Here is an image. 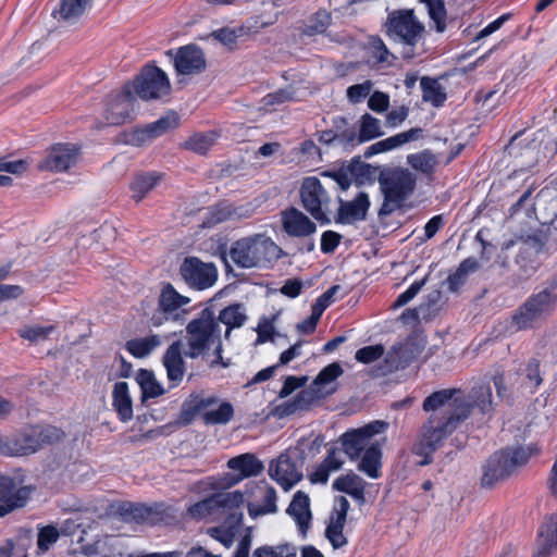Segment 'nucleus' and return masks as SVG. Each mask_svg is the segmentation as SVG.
I'll use <instances>...</instances> for the list:
<instances>
[{
	"label": "nucleus",
	"mask_w": 557,
	"mask_h": 557,
	"mask_svg": "<svg viewBox=\"0 0 557 557\" xmlns=\"http://www.w3.org/2000/svg\"><path fill=\"white\" fill-rule=\"evenodd\" d=\"M53 330H54V327L52 325H49V326L34 325V326H25V327L21 329L18 331V334L24 339H27L32 343H37V342L46 339Z\"/></svg>",
	"instance_id": "obj_55"
},
{
	"label": "nucleus",
	"mask_w": 557,
	"mask_h": 557,
	"mask_svg": "<svg viewBox=\"0 0 557 557\" xmlns=\"http://www.w3.org/2000/svg\"><path fill=\"white\" fill-rule=\"evenodd\" d=\"M182 347V341L173 342L162 358L163 366L166 369V376L174 386L182 382L186 371Z\"/></svg>",
	"instance_id": "obj_23"
},
{
	"label": "nucleus",
	"mask_w": 557,
	"mask_h": 557,
	"mask_svg": "<svg viewBox=\"0 0 557 557\" xmlns=\"http://www.w3.org/2000/svg\"><path fill=\"white\" fill-rule=\"evenodd\" d=\"M384 354V348L381 345L366 346L356 351L355 358L361 363H371L380 359Z\"/></svg>",
	"instance_id": "obj_57"
},
{
	"label": "nucleus",
	"mask_w": 557,
	"mask_h": 557,
	"mask_svg": "<svg viewBox=\"0 0 557 557\" xmlns=\"http://www.w3.org/2000/svg\"><path fill=\"white\" fill-rule=\"evenodd\" d=\"M407 164L424 175H432L438 164L437 157L430 150L411 153L407 156Z\"/></svg>",
	"instance_id": "obj_36"
},
{
	"label": "nucleus",
	"mask_w": 557,
	"mask_h": 557,
	"mask_svg": "<svg viewBox=\"0 0 557 557\" xmlns=\"http://www.w3.org/2000/svg\"><path fill=\"white\" fill-rule=\"evenodd\" d=\"M178 125V116L175 113L168 114L160 117L159 120L147 124L148 132L152 134L153 138H157L169 131L175 128Z\"/></svg>",
	"instance_id": "obj_51"
},
{
	"label": "nucleus",
	"mask_w": 557,
	"mask_h": 557,
	"mask_svg": "<svg viewBox=\"0 0 557 557\" xmlns=\"http://www.w3.org/2000/svg\"><path fill=\"white\" fill-rule=\"evenodd\" d=\"M387 428V422L375 420L359 429L345 432L339 438L344 453L351 460H357L361 456V453L372 444V437L384 433Z\"/></svg>",
	"instance_id": "obj_11"
},
{
	"label": "nucleus",
	"mask_w": 557,
	"mask_h": 557,
	"mask_svg": "<svg viewBox=\"0 0 557 557\" xmlns=\"http://www.w3.org/2000/svg\"><path fill=\"white\" fill-rule=\"evenodd\" d=\"M129 86H133V90L143 100L163 99L171 92L168 75L154 65L144 66Z\"/></svg>",
	"instance_id": "obj_8"
},
{
	"label": "nucleus",
	"mask_w": 557,
	"mask_h": 557,
	"mask_svg": "<svg viewBox=\"0 0 557 557\" xmlns=\"http://www.w3.org/2000/svg\"><path fill=\"white\" fill-rule=\"evenodd\" d=\"M221 341V325L218 324L213 312L205 309L199 318L189 321L186 326L187 349L184 355L187 358L196 359Z\"/></svg>",
	"instance_id": "obj_5"
},
{
	"label": "nucleus",
	"mask_w": 557,
	"mask_h": 557,
	"mask_svg": "<svg viewBox=\"0 0 557 557\" xmlns=\"http://www.w3.org/2000/svg\"><path fill=\"white\" fill-rule=\"evenodd\" d=\"M168 54L173 58L174 67L178 75H196L206 70L205 53L196 45L181 47L175 53L170 50Z\"/></svg>",
	"instance_id": "obj_16"
},
{
	"label": "nucleus",
	"mask_w": 557,
	"mask_h": 557,
	"mask_svg": "<svg viewBox=\"0 0 557 557\" xmlns=\"http://www.w3.org/2000/svg\"><path fill=\"white\" fill-rule=\"evenodd\" d=\"M216 137L214 132L198 133L191 136L185 146L196 153L205 154L215 144Z\"/></svg>",
	"instance_id": "obj_48"
},
{
	"label": "nucleus",
	"mask_w": 557,
	"mask_h": 557,
	"mask_svg": "<svg viewBox=\"0 0 557 557\" xmlns=\"http://www.w3.org/2000/svg\"><path fill=\"white\" fill-rule=\"evenodd\" d=\"M240 500L239 491L216 493L188 507V515L197 520L221 519V509L227 504H238Z\"/></svg>",
	"instance_id": "obj_14"
},
{
	"label": "nucleus",
	"mask_w": 557,
	"mask_h": 557,
	"mask_svg": "<svg viewBox=\"0 0 557 557\" xmlns=\"http://www.w3.org/2000/svg\"><path fill=\"white\" fill-rule=\"evenodd\" d=\"M343 369L339 363L333 362L326 367H324L319 374L315 376V379L312 382V387L315 388L318 393H321L324 395H331L333 394L336 388L331 387L327 388L329 385H331L337 377H339L343 374Z\"/></svg>",
	"instance_id": "obj_33"
},
{
	"label": "nucleus",
	"mask_w": 557,
	"mask_h": 557,
	"mask_svg": "<svg viewBox=\"0 0 557 557\" xmlns=\"http://www.w3.org/2000/svg\"><path fill=\"white\" fill-rule=\"evenodd\" d=\"M286 511L295 520L301 534L305 535L311 520L309 496L302 491L296 492Z\"/></svg>",
	"instance_id": "obj_27"
},
{
	"label": "nucleus",
	"mask_w": 557,
	"mask_h": 557,
	"mask_svg": "<svg viewBox=\"0 0 557 557\" xmlns=\"http://www.w3.org/2000/svg\"><path fill=\"white\" fill-rule=\"evenodd\" d=\"M369 207L370 201L366 193H359L351 201H343L339 199V208L335 221L342 224H351L356 221H362L366 219Z\"/></svg>",
	"instance_id": "obj_22"
},
{
	"label": "nucleus",
	"mask_w": 557,
	"mask_h": 557,
	"mask_svg": "<svg viewBox=\"0 0 557 557\" xmlns=\"http://www.w3.org/2000/svg\"><path fill=\"white\" fill-rule=\"evenodd\" d=\"M113 406L122 421H128L133 417L132 399L128 394V385L126 382H117L114 384Z\"/></svg>",
	"instance_id": "obj_32"
},
{
	"label": "nucleus",
	"mask_w": 557,
	"mask_h": 557,
	"mask_svg": "<svg viewBox=\"0 0 557 557\" xmlns=\"http://www.w3.org/2000/svg\"><path fill=\"white\" fill-rule=\"evenodd\" d=\"M384 135L379 119L366 113L360 119L359 143H364Z\"/></svg>",
	"instance_id": "obj_46"
},
{
	"label": "nucleus",
	"mask_w": 557,
	"mask_h": 557,
	"mask_svg": "<svg viewBox=\"0 0 557 557\" xmlns=\"http://www.w3.org/2000/svg\"><path fill=\"white\" fill-rule=\"evenodd\" d=\"M469 406V414L476 410L482 416L491 417L495 409V401L492 394L491 381L479 380L474 382L468 396L459 399L457 406Z\"/></svg>",
	"instance_id": "obj_17"
},
{
	"label": "nucleus",
	"mask_w": 557,
	"mask_h": 557,
	"mask_svg": "<svg viewBox=\"0 0 557 557\" xmlns=\"http://www.w3.org/2000/svg\"><path fill=\"white\" fill-rule=\"evenodd\" d=\"M28 162L25 160H7L0 159V171L8 175H21L28 170Z\"/></svg>",
	"instance_id": "obj_62"
},
{
	"label": "nucleus",
	"mask_w": 557,
	"mask_h": 557,
	"mask_svg": "<svg viewBox=\"0 0 557 557\" xmlns=\"http://www.w3.org/2000/svg\"><path fill=\"white\" fill-rule=\"evenodd\" d=\"M368 107L376 113H383L389 107V96L376 90L370 96Z\"/></svg>",
	"instance_id": "obj_63"
},
{
	"label": "nucleus",
	"mask_w": 557,
	"mask_h": 557,
	"mask_svg": "<svg viewBox=\"0 0 557 557\" xmlns=\"http://www.w3.org/2000/svg\"><path fill=\"white\" fill-rule=\"evenodd\" d=\"M162 344V339L159 335H150L143 338H135L126 342V349L136 358H145L152 350Z\"/></svg>",
	"instance_id": "obj_38"
},
{
	"label": "nucleus",
	"mask_w": 557,
	"mask_h": 557,
	"mask_svg": "<svg viewBox=\"0 0 557 557\" xmlns=\"http://www.w3.org/2000/svg\"><path fill=\"white\" fill-rule=\"evenodd\" d=\"M248 216H250V212L244 207H233L228 203H220L210 209V215L205 224L210 227L224 221L244 219Z\"/></svg>",
	"instance_id": "obj_30"
},
{
	"label": "nucleus",
	"mask_w": 557,
	"mask_h": 557,
	"mask_svg": "<svg viewBox=\"0 0 557 557\" xmlns=\"http://www.w3.org/2000/svg\"><path fill=\"white\" fill-rule=\"evenodd\" d=\"M247 34V28L245 26H239L234 28L223 27L212 32L210 36L228 49H234L237 45L238 38Z\"/></svg>",
	"instance_id": "obj_47"
},
{
	"label": "nucleus",
	"mask_w": 557,
	"mask_h": 557,
	"mask_svg": "<svg viewBox=\"0 0 557 557\" xmlns=\"http://www.w3.org/2000/svg\"><path fill=\"white\" fill-rule=\"evenodd\" d=\"M525 384L534 392L542 383L543 377L540 370V361L537 359H531L528 361L524 369Z\"/></svg>",
	"instance_id": "obj_54"
},
{
	"label": "nucleus",
	"mask_w": 557,
	"mask_h": 557,
	"mask_svg": "<svg viewBox=\"0 0 557 557\" xmlns=\"http://www.w3.org/2000/svg\"><path fill=\"white\" fill-rule=\"evenodd\" d=\"M422 133V129L419 127L410 128L406 132L396 134L394 136H391L388 138L383 139L385 144L386 150H393L395 148H398L409 141L417 140Z\"/></svg>",
	"instance_id": "obj_52"
},
{
	"label": "nucleus",
	"mask_w": 557,
	"mask_h": 557,
	"mask_svg": "<svg viewBox=\"0 0 557 557\" xmlns=\"http://www.w3.org/2000/svg\"><path fill=\"white\" fill-rule=\"evenodd\" d=\"M240 500L238 504H227L223 506L221 509V519H224L223 527L228 530H232L234 534H236L238 528L243 521V510L242 506L244 504V494L239 492Z\"/></svg>",
	"instance_id": "obj_41"
},
{
	"label": "nucleus",
	"mask_w": 557,
	"mask_h": 557,
	"mask_svg": "<svg viewBox=\"0 0 557 557\" xmlns=\"http://www.w3.org/2000/svg\"><path fill=\"white\" fill-rule=\"evenodd\" d=\"M228 256L242 269H262L280 259L283 250L269 236L255 234L236 240Z\"/></svg>",
	"instance_id": "obj_3"
},
{
	"label": "nucleus",
	"mask_w": 557,
	"mask_h": 557,
	"mask_svg": "<svg viewBox=\"0 0 557 557\" xmlns=\"http://www.w3.org/2000/svg\"><path fill=\"white\" fill-rule=\"evenodd\" d=\"M188 302L189 298L178 294L169 283L161 289L159 308L164 313H172Z\"/></svg>",
	"instance_id": "obj_35"
},
{
	"label": "nucleus",
	"mask_w": 557,
	"mask_h": 557,
	"mask_svg": "<svg viewBox=\"0 0 557 557\" xmlns=\"http://www.w3.org/2000/svg\"><path fill=\"white\" fill-rule=\"evenodd\" d=\"M333 488L347 493L357 500L363 502L364 499V482L355 473L338 476L333 482Z\"/></svg>",
	"instance_id": "obj_34"
},
{
	"label": "nucleus",
	"mask_w": 557,
	"mask_h": 557,
	"mask_svg": "<svg viewBox=\"0 0 557 557\" xmlns=\"http://www.w3.org/2000/svg\"><path fill=\"white\" fill-rule=\"evenodd\" d=\"M60 537V532L53 525H46L38 532L37 546L41 552H47Z\"/></svg>",
	"instance_id": "obj_56"
},
{
	"label": "nucleus",
	"mask_w": 557,
	"mask_h": 557,
	"mask_svg": "<svg viewBox=\"0 0 557 557\" xmlns=\"http://www.w3.org/2000/svg\"><path fill=\"white\" fill-rule=\"evenodd\" d=\"M218 403L219 399L215 396L205 397L202 394L191 393L182 405L180 421L183 424H189L196 414L210 410Z\"/></svg>",
	"instance_id": "obj_25"
},
{
	"label": "nucleus",
	"mask_w": 557,
	"mask_h": 557,
	"mask_svg": "<svg viewBox=\"0 0 557 557\" xmlns=\"http://www.w3.org/2000/svg\"><path fill=\"white\" fill-rule=\"evenodd\" d=\"M30 494L29 486H17L13 479L0 474V518L24 507Z\"/></svg>",
	"instance_id": "obj_15"
},
{
	"label": "nucleus",
	"mask_w": 557,
	"mask_h": 557,
	"mask_svg": "<svg viewBox=\"0 0 557 557\" xmlns=\"http://www.w3.org/2000/svg\"><path fill=\"white\" fill-rule=\"evenodd\" d=\"M331 13H329L326 10H319L308 17L300 32L306 36L323 34L331 25Z\"/></svg>",
	"instance_id": "obj_40"
},
{
	"label": "nucleus",
	"mask_w": 557,
	"mask_h": 557,
	"mask_svg": "<svg viewBox=\"0 0 557 557\" xmlns=\"http://www.w3.org/2000/svg\"><path fill=\"white\" fill-rule=\"evenodd\" d=\"M230 469L238 471V474L228 475L225 480L226 486H233L243 479L258 475L263 470V465L251 454H244L227 461Z\"/></svg>",
	"instance_id": "obj_21"
},
{
	"label": "nucleus",
	"mask_w": 557,
	"mask_h": 557,
	"mask_svg": "<svg viewBox=\"0 0 557 557\" xmlns=\"http://www.w3.org/2000/svg\"><path fill=\"white\" fill-rule=\"evenodd\" d=\"M136 98L129 84L124 85L123 89L110 95L104 108V120L108 125H121L132 120L135 114Z\"/></svg>",
	"instance_id": "obj_12"
},
{
	"label": "nucleus",
	"mask_w": 557,
	"mask_h": 557,
	"mask_svg": "<svg viewBox=\"0 0 557 557\" xmlns=\"http://www.w3.org/2000/svg\"><path fill=\"white\" fill-rule=\"evenodd\" d=\"M420 86L422 90V100L424 102H429L435 108L444 104L447 99V94L438 79L424 76L420 79Z\"/></svg>",
	"instance_id": "obj_31"
},
{
	"label": "nucleus",
	"mask_w": 557,
	"mask_h": 557,
	"mask_svg": "<svg viewBox=\"0 0 557 557\" xmlns=\"http://www.w3.org/2000/svg\"><path fill=\"white\" fill-rule=\"evenodd\" d=\"M91 0H61L59 14L67 22H75L90 5Z\"/></svg>",
	"instance_id": "obj_44"
},
{
	"label": "nucleus",
	"mask_w": 557,
	"mask_h": 557,
	"mask_svg": "<svg viewBox=\"0 0 557 557\" xmlns=\"http://www.w3.org/2000/svg\"><path fill=\"white\" fill-rule=\"evenodd\" d=\"M346 521L330 517V523L325 530V536L336 548H341L347 544V539L343 533Z\"/></svg>",
	"instance_id": "obj_49"
},
{
	"label": "nucleus",
	"mask_w": 557,
	"mask_h": 557,
	"mask_svg": "<svg viewBox=\"0 0 557 557\" xmlns=\"http://www.w3.org/2000/svg\"><path fill=\"white\" fill-rule=\"evenodd\" d=\"M207 534L212 539L219 541L225 547H231L234 543L235 534L232 530L226 529L223 525L209 528Z\"/></svg>",
	"instance_id": "obj_61"
},
{
	"label": "nucleus",
	"mask_w": 557,
	"mask_h": 557,
	"mask_svg": "<svg viewBox=\"0 0 557 557\" xmlns=\"http://www.w3.org/2000/svg\"><path fill=\"white\" fill-rule=\"evenodd\" d=\"M321 396L323 395L321 393H318L315 388H313L311 385L309 389H302L301 392H299L294 397V400L299 406L300 410H307L312 405V403Z\"/></svg>",
	"instance_id": "obj_64"
},
{
	"label": "nucleus",
	"mask_w": 557,
	"mask_h": 557,
	"mask_svg": "<svg viewBox=\"0 0 557 557\" xmlns=\"http://www.w3.org/2000/svg\"><path fill=\"white\" fill-rule=\"evenodd\" d=\"M529 458V451L522 447L496 451L488 458L484 467L482 485L491 487L495 483L507 479L517 468L524 466Z\"/></svg>",
	"instance_id": "obj_7"
},
{
	"label": "nucleus",
	"mask_w": 557,
	"mask_h": 557,
	"mask_svg": "<svg viewBox=\"0 0 557 557\" xmlns=\"http://www.w3.org/2000/svg\"><path fill=\"white\" fill-rule=\"evenodd\" d=\"M79 149L74 144H57L46 157L40 169L63 172L77 161Z\"/></svg>",
	"instance_id": "obj_18"
},
{
	"label": "nucleus",
	"mask_w": 557,
	"mask_h": 557,
	"mask_svg": "<svg viewBox=\"0 0 557 557\" xmlns=\"http://www.w3.org/2000/svg\"><path fill=\"white\" fill-rule=\"evenodd\" d=\"M383 203L379 210L380 216L391 215L400 209L405 201L414 193L417 176L409 169L401 166H386L377 176Z\"/></svg>",
	"instance_id": "obj_2"
},
{
	"label": "nucleus",
	"mask_w": 557,
	"mask_h": 557,
	"mask_svg": "<svg viewBox=\"0 0 557 557\" xmlns=\"http://www.w3.org/2000/svg\"><path fill=\"white\" fill-rule=\"evenodd\" d=\"M160 176L156 173L138 174L132 181L129 188L132 190V198L139 202L146 195L157 185Z\"/></svg>",
	"instance_id": "obj_39"
},
{
	"label": "nucleus",
	"mask_w": 557,
	"mask_h": 557,
	"mask_svg": "<svg viewBox=\"0 0 557 557\" xmlns=\"http://www.w3.org/2000/svg\"><path fill=\"white\" fill-rule=\"evenodd\" d=\"M424 4L428 15L435 24L437 33H443L446 29V8L444 0H419Z\"/></svg>",
	"instance_id": "obj_42"
},
{
	"label": "nucleus",
	"mask_w": 557,
	"mask_h": 557,
	"mask_svg": "<svg viewBox=\"0 0 557 557\" xmlns=\"http://www.w3.org/2000/svg\"><path fill=\"white\" fill-rule=\"evenodd\" d=\"M441 299L442 293L438 289L431 290L425 296L423 301L419 305V307H424L423 319L432 317L438 310Z\"/></svg>",
	"instance_id": "obj_59"
},
{
	"label": "nucleus",
	"mask_w": 557,
	"mask_h": 557,
	"mask_svg": "<svg viewBox=\"0 0 557 557\" xmlns=\"http://www.w3.org/2000/svg\"><path fill=\"white\" fill-rule=\"evenodd\" d=\"M557 306V281L530 295L513 312L511 324L516 330L533 329L547 320Z\"/></svg>",
	"instance_id": "obj_4"
},
{
	"label": "nucleus",
	"mask_w": 557,
	"mask_h": 557,
	"mask_svg": "<svg viewBox=\"0 0 557 557\" xmlns=\"http://www.w3.org/2000/svg\"><path fill=\"white\" fill-rule=\"evenodd\" d=\"M454 391L443 389L432 393L428 396L423 401V409L425 411H436L441 407L449 406L451 409L443 412L442 414L453 412L455 410V405L459 404L458 398L453 399Z\"/></svg>",
	"instance_id": "obj_37"
},
{
	"label": "nucleus",
	"mask_w": 557,
	"mask_h": 557,
	"mask_svg": "<svg viewBox=\"0 0 557 557\" xmlns=\"http://www.w3.org/2000/svg\"><path fill=\"white\" fill-rule=\"evenodd\" d=\"M469 417V406H457L453 412L438 414L433 413L422 425L418 441L412 446V453L423 457L419 466H426L432 462L433 453L441 446L442 442L458 426L459 423Z\"/></svg>",
	"instance_id": "obj_1"
},
{
	"label": "nucleus",
	"mask_w": 557,
	"mask_h": 557,
	"mask_svg": "<svg viewBox=\"0 0 557 557\" xmlns=\"http://www.w3.org/2000/svg\"><path fill=\"white\" fill-rule=\"evenodd\" d=\"M257 492L258 499L248 504L249 516L257 518L259 516L275 513L277 511V497L274 487L263 483L257 486Z\"/></svg>",
	"instance_id": "obj_26"
},
{
	"label": "nucleus",
	"mask_w": 557,
	"mask_h": 557,
	"mask_svg": "<svg viewBox=\"0 0 557 557\" xmlns=\"http://www.w3.org/2000/svg\"><path fill=\"white\" fill-rule=\"evenodd\" d=\"M373 84L371 81H364L361 84H356L347 88V98L352 103L361 102L366 97L369 96Z\"/></svg>",
	"instance_id": "obj_58"
},
{
	"label": "nucleus",
	"mask_w": 557,
	"mask_h": 557,
	"mask_svg": "<svg viewBox=\"0 0 557 557\" xmlns=\"http://www.w3.org/2000/svg\"><path fill=\"white\" fill-rule=\"evenodd\" d=\"M282 225L283 230L293 237H308L317 231L315 223L296 208L282 212Z\"/></svg>",
	"instance_id": "obj_19"
},
{
	"label": "nucleus",
	"mask_w": 557,
	"mask_h": 557,
	"mask_svg": "<svg viewBox=\"0 0 557 557\" xmlns=\"http://www.w3.org/2000/svg\"><path fill=\"white\" fill-rule=\"evenodd\" d=\"M180 271L188 286L198 290L211 287L218 277L216 269L212 263H205L195 257L186 258Z\"/></svg>",
	"instance_id": "obj_13"
},
{
	"label": "nucleus",
	"mask_w": 557,
	"mask_h": 557,
	"mask_svg": "<svg viewBox=\"0 0 557 557\" xmlns=\"http://www.w3.org/2000/svg\"><path fill=\"white\" fill-rule=\"evenodd\" d=\"M557 549V516H548L537 534L536 552L533 557H549Z\"/></svg>",
	"instance_id": "obj_24"
},
{
	"label": "nucleus",
	"mask_w": 557,
	"mask_h": 557,
	"mask_svg": "<svg viewBox=\"0 0 557 557\" xmlns=\"http://www.w3.org/2000/svg\"><path fill=\"white\" fill-rule=\"evenodd\" d=\"M252 557H297V548L292 544L265 545L257 548Z\"/></svg>",
	"instance_id": "obj_50"
},
{
	"label": "nucleus",
	"mask_w": 557,
	"mask_h": 557,
	"mask_svg": "<svg viewBox=\"0 0 557 557\" xmlns=\"http://www.w3.org/2000/svg\"><path fill=\"white\" fill-rule=\"evenodd\" d=\"M300 199L304 208L321 223H329L331 198L317 177H307L300 187Z\"/></svg>",
	"instance_id": "obj_10"
},
{
	"label": "nucleus",
	"mask_w": 557,
	"mask_h": 557,
	"mask_svg": "<svg viewBox=\"0 0 557 557\" xmlns=\"http://www.w3.org/2000/svg\"><path fill=\"white\" fill-rule=\"evenodd\" d=\"M382 444L379 441L373 442L364 450L358 469L371 479H377L381 475L382 466Z\"/></svg>",
	"instance_id": "obj_29"
},
{
	"label": "nucleus",
	"mask_w": 557,
	"mask_h": 557,
	"mask_svg": "<svg viewBox=\"0 0 557 557\" xmlns=\"http://www.w3.org/2000/svg\"><path fill=\"white\" fill-rule=\"evenodd\" d=\"M295 91L292 88H282L268 94L261 100L264 109H271L275 106L294 100Z\"/></svg>",
	"instance_id": "obj_53"
},
{
	"label": "nucleus",
	"mask_w": 557,
	"mask_h": 557,
	"mask_svg": "<svg viewBox=\"0 0 557 557\" xmlns=\"http://www.w3.org/2000/svg\"><path fill=\"white\" fill-rule=\"evenodd\" d=\"M136 381L145 397L154 398L164 393L163 387L157 382L153 373L149 370L140 369L136 375Z\"/></svg>",
	"instance_id": "obj_45"
},
{
	"label": "nucleus",
	"mask_w": 557,
	"mask_h": 557,
	"mask_svg": "<svg viewBox=\"0 0 557 557\" xmlns=\"http://www.w3.org/2000/svg\"><path fill=\"white\" fill-rule=\"evenodd\" d=\"M234 416V408L231 403L222 401L219 404L218 408H212L207 410L202 414L203 422L206 424H226L228 423Z\"/></svg>",
	"instance_id": "obj_43"
},
{
	"label": "nucleus",
	"mask_w": 557,
	"mask_h": 557,
	"mask_svg": "<svg viewBox=\"0 0 557 557\" xmlns=\"http://www.w3.org/2000/svg\"><path fill=\"white\" fill-rule=\"evenodd\" d=\"M385 26L388 37L404 46L403 58H413V47L423 38L425 32L424 25L417 18L414 11L405 9L392 12L388 14Z\"/></svg>",
	"instance_id": "obj_6"
},
{
	"label": "nucleus",
	"mask_w": 557,
	"mask_h": 557,
	"mask_svg": "<svg viewBox=\"0 0 557 557\" xmlns=\"http://www.w3.org/2000/svg\"><path fill=\"white\" fill-rule=\"evenodd\" d=\"M269 475L284 490H289L302 478L296 465L285 455L280 456L276 461L270 463Z\"/></svg>",
	"instance_id": "obj_20"
},
{
	"label": "nucleus",
	"mask_w": 557,
	"mask_h": 557,
	"mask_svg": "<svg viewBox=\"0 0 557 557\" xmlns=\"http://www.w3.org/2000/svg\"><path fill=\"white\" fill-rule=\"evenodd\" d=\"M215 319L219 325L221 323L225 325L224 337L228 339L232 330L242 327L246 323L248 315L245 305L235 302L223 308Z\"/></svg>",
	"instance_id": "obj_28"
},
{
	"label": "nucleus",
	"mask_w": 557,
	"mask_h": 557,
	"mask_svg": "<svg viewBox=\"0 0 557 557\" xmlns=\"http://www.w3.org/2000/svg\"><path fill=\"white\" fill-rule=\"evenodd\" d=\"M58 432L55 428H30L3 440L2 453L11 456H26L37 451L46 442H50Z\"/></svg>",
	"instance_id": "obj_9"
},
{
	"label": "nucleus",
	"mask_w": 557,
	"mask_h": 557,
	"mask_svg": "<svg viewBox=\"0 0 557 557\" xmlns=\"http://www.w3.org/2000/svg\"><path fill=\"white\" fill-rule=\"evenodd\" d=\"M426 278H422L420 281L413 282L404 293H401L395 302L393 304V308H400L407 305L410 300H412L422 287L425 284Z\"/></svg>",
	"instance_id": "obj_60"
}]
</instances>
